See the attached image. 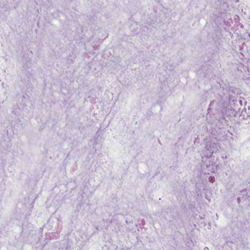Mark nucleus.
<instances>
[{"label":"nucleus","instance_id":"39448f33","mask_svg":"<svg viewBox=\"0 0 250 250\" xmlns=\"http://www.w3.org/2000/svg\"><path fill=\"white\" fill-rule=\"evenodd\" d=\"M239 200H240L239 198H237V201H239Z\"/></svg>","mask_w":250,"mask_h":250},{"label":"nucleus","instance_id":"f03ea898","mask_svg":"<svg viewBox=\"0 0 250 250\" xmlns=\"http://www.w3.org/2000/svg\"><path fill=\"white\" fill-rule=\"evenodd\" d=\"M219 144L218 143L210 142L209 144L206 145L204 150V156H202V161H204L205 157L207 158H209L213 153L216 152L219 150L220 148Z\"/></svg>","mask_w":250,"mask_h":250},{"label":"nucleus","instance_id":"423d86ee","mask_svg":"<svg viewBox=\"0 0 250 250\" xmlns=\"http://www.w3.org/2000/svg\"><path fill=\"white\" fill-rule=\"evenodd\" d=\"M248 36L250 37V33L249 34Z\"/></svg>","mask_w":250,"mask_h":250},{"label":"nucleus","instance_id":"7ed1b4c3","mask_svg":"<svg viewBox=\"0 0 250 250\" xmlns=\"http://www.w3.org/2000/svg\"><path fill=\"white\" fill-rule=\"evenodd\" d=\"M239 103H240V104L241 105H242V103H243L242 100H239Z\"/></svg>","mask_w":250,"mask_h":250},{"label":"nucleus","instance_id":"f257e3e1","mask_svg":"<svg viewBox=\"0 0 250 250\" xmlns=\"http://www.w3.org/2000/svg\"><path fill=\"white\" fill-rule=\"evenodd\" d=\"M235 101V97L228 92L224 94V95L220 96V99L219 100H214L212 101L209 105V109H215L216 111H221L223 113L226 110L227 106L229 103L232 101Z\"/></svg>","mask_w":250,"mask_h":250},{"label":"nucleus","instance_id":"20e7f679","mask_svg":"<svg viewBox=\"0 0 250 250\" xmlns=\"http://www.w3.org/2000/svg\"><path fill=\"white\" fill-rule=\"evenodd\" d=\"M42 230H43V228H40V231L41 232L42 231Z\"/></svg>","mask_w":250,"mask_h":250}]
</instances>
